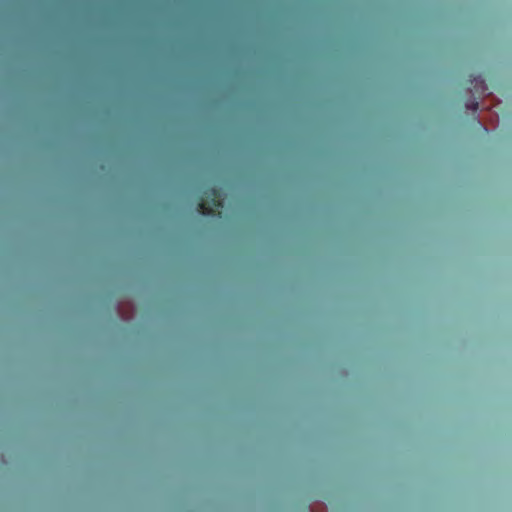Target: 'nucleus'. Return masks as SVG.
Wrapping results in <instances>:
<instances>
[{"label": "nucleus", "instance_id": "1", "mask_svg": "<svg viewBox=\"0 0 512 512\" xmlns=\"http://www.w3.org/2000/svg\"><path fill=\"white\" fill-rule=\"evenodd\" d=\"M223 207L222 192L216 187H208L198 203V211L204 216H215Z\"/></svg>", "mask_w": 512, "mask_h": 512}, {"label": "nucleus", "instance_id": "2", "mask_svg": "<svg viewBox=\"0 0 512 512\" xmlns=\"http://www.w3.org/2000/svg\"><path fill=\"white\" fill-rule=\"evenodd\" d=\"M472 108H473V110H477L478 109V103L477 102H473L472 103Z\"/></svg>", "mask_w": 512, "mask_h": 512}, {"label": "nucleus", "instance_id": "3", "mask_svg": "<svg viewBox=\"0 0 512 512\" xmlns=\"http://www.w3.org/2000/svg\"><path fill=\"white\" fill-rule=\"evenodd\" d=\"M480 83H481V85H482V86H485L484 80H482V79H481V80H480ZM484 89H485V87H483V90H484Z\"/></svg>", "mask_w": 512, "mask_h": 512}]
</instances>
